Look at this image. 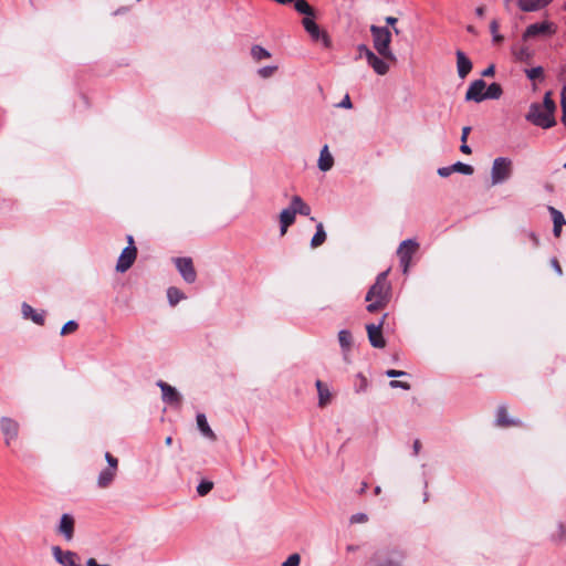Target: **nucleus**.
<instances>
[{"label": "nucleus", "mask_w": 566, "mask_h": 566, "mask_svg": "<svg viewBox=\"0 0 566 566\" xmlns=\"http://www.w3.org/2000/svg\"><path fill=\"white\" fill-rule=\"evenodd\" d=\"M388 273L389 270L379 273L365 296V301L368 303L366 310L369 313L384 310L391 300V284L387 279Z\"/></svg>", "instance_id": "obj_1"}, {"label": "nucleus", "mask_w": 566, "mask_h": 566, "mask_svg": "<svg viewBox=\"0 0 566 566\" xmlns=\"http://www.w3.org/2000/svg\"><path fill=\"white\" fill-rule=\"evenodd\" d=\"M556 104L552 98V93L546 92L544 95L543 104L533 103L530 106L528 113L525 118L527 122L542 128H551L556 125L554 117Z\"/></svg>", "instance_id": "obj_2"}, {"label": "nucleus", "mask_w": 566, "mask_h": 566, "mask_svg": "<svg viewBox=\"0 0 566 566\" xmlns=\"http://www.w3.org/2000/svg\"><path fill=\"white\" fill-rule=\"evenodd\" d=\"M374 49L377 53L389 61H396V56L390 49L391 31L387 27L370 25Z\"/></svg>", "instance_id": "obj_3"}, {"label": "nucleus", "mask_w": 566, "mask_h": 566, "mask_svg": "<svg viewBox=\"0 0 566 566\" xmlns=\"http://www.w3.org/2000/svg\"><path fill=\"white\" fill-rule=\"evenodd\" d=\"M403 552L397 548H382L376 551L370 557V566H402Z\"/></svg>", "instance_id": "obj_4"}, {"label": "nucleus", "mask_w": 566, "mask_h": 566, "mask_svg": "<svg viewBox=\"0 0 566 566\" xmlns=\"http://www.w3.org/2000/svg\"><path fill=\"white\" fill-rule=\"evenodd\" d=\"M512 175V160L506 157L494 159L491 169L492 185H499L507 180Z\"/></svg>", "instance_id": "obj_5"}, {"label": "nucleus", "mask_w": 566, "mask_h": 566, "mask_svg": "<svg viewBox=\"0 0 566 566\" xmlns=\"http://www.w3.org/2000/svg\"><path fill=\"white\" fill-rule=\"evenodd\" d=\"M557 27L551 21L530 24L523 33V40L536 36H551L556 33Z\"/></svg>", "instance_id": "obj_6"}, {"label": "nucleus", "mask_w": 566, "mask_h": 566, "mask_svg": "<svg viewBox=\"0 0 566 566\" xmlns=\"http://www.w3.org/2000/svg\"><path fill=\"white\" fill-rule=\"evenodd\" d=\"M175 265L182 276L184 281L188 284H192L197 280V272L193 266V262L191 258L184 256V258H176L174 260Z\"/></svg>", "instance_id": "obj_7"}, {"label": "nucleus", "mask_w": 566, "mask_h": 566, "mask_svg": "<svg viewBox=\"0 0 566 566\" xmlns=\"http://www.w3.org/2000/svg\"><path fill=\"white\" fill-rule=\"evenodd\" d=\"M302 24L314 41H322L325 48L331 46V39L328 34L319 29L313 17H305Z\"/></svg>", "instance_id": "obj_8"}, {"label": "nucleus", "mask_w": 566, "mask_h": 566, "mask_svg": "<svg viewBox=\"0 0 566 566\" xmlns=\"http://www.w3.org/2000/svg\"><path fill=\"white\" fill-rule=\"evenodd\" d=\"M388 314H385L378 324L366 325L369 343L375 348H384L386 345L381 328Z\"/></svg>", "instance_id": "obj_9"}, {"label": "nucleus", "mask_w": 566, "mask_h": 566, "mask_svg": "<svg viewBox=\"0 0 566 566\" xmlns=\"http://www.w3.org/2000/svg\"><path fill=\"white\" fill-rule=\"evenodd\" d=\"M19 423L9 417H2L0 419V429L4 437L6 446H10L12 441L17 440L19 436Z\"/></svg>", "instance_id": "obj_10"}, {"label": "nucleus", "mask_w": 566, "mask_h": 566, "mask_svg": "<svg viewBox=\"0 0 566 566\" xmlns=\"http://www.w3.org/2000/svg\"><path fill=\"white\" fill-rule=\"evenodd\" d=\"M137 256V249L135 245L126 247L117 261L116 271L124 273L134 264Z\"/></svg>", "instance_id": "obj_11"}, {"label": "nucleus", "mask_w": 566, "mask_h": 566, "mask_svg": "<svg viewBox=\"0 0 566 566\" xmlns=\"http://www.w3.org/2000/svg\"><path fill=\"white\" fill-rule=\"evenodd\" d=\"M54 559L62 566H81L76 563L78 556L71 551H63L60 546L52 547Z\"/></svg>", "instance_id": "obj_12"}, {"label": "nucleus", "mask_w": 566, "mask_h": 566, "mask_svg": "<svg viewBox=\"0 0 566 566\" xmlns=\"http://www.w3.org/2000/svg\"><path fill=\"white\" fill-rule=\"evenodd\" d=\"M486 84L483 80H475L473 81L467 93H465V101H473L475 103H480L485 99V90Z\"/></svg>", "instance_id": "obj_13"}, {"label": "nucleus", "mask_w": 566, "mask_h": 566, "mask_svg": "<svg viewBox=\"0 0 566 566\" xmlns=\"http://www.w3.org/2000/svg\"><path fill=\"white\" fill-rule=\"evenodd\" d=\"M157 386L161 389L163 401L168 405H180L181 396L175 387L169 384L158 380Z\"/></svg>", "instance_id": "obj_14"}, {"label": "nucleus", "mask_w": 566, "mask_h": 566, "mask_svg": "<svg viewBox=\"0 0 566 566\" xmlns=\"http://www.w3.org/2000/svg\"><path fill=\"white\" fill-rule=\"evenodd\" d=\"M74 517L71 514L65 513L61 516L57 532L65 538V541L70 542L74 536Z\"/></svg>", "instance_id": "obj_15"}, {"label": "nucleus", "mask_w": 566, "mask_h": 566, "mask_svg": "<svg viewBox=\"0 0 566 566\" xmlns=\"http://www.w3.org/2000/svg\"><path fill=\"white\" fill-rule=\"evenodd\" d=\"M473 171H474V169L471 165H468V164H464L461 161H457L455 164H453L451 166L439 168L438 175L440 177L446 178V177H449L453 172H459V174H463V175H472Z\"/></svg>", "instance_id": "obj_16"}, {"label": "nucleus", "mask_w": 566, "mask_h": 566, "mask_svg": "<svg viewBox=\"0 0 566 566\" xmlns=\"http://www.w3.org/2000/svg\"><path fill=\"white\" fill-rule=\"evenodd\" d=\"M457 56V71L460 78H465L472 71L473 64L471 60L461 50L455 52Z\"/></svg>", "instance_id": "obj_17"}, {"label": "nucleus", "mask_w": 566, "mask_h": 566, "mask_svg": "<svg viewBox=\"0 0 566 566\" xmlns=\"http://www.w3.org/2000/svg\"><path fill=\"white\" fill-rule=\"evenodd\" d=\"M366 60L378 75H385L389 71V65L385 62L386 59L377 56L373 51H368Z\"/></svg>", "instance_id": "obj_18"}, {"label": "nucleus", "mask_w": 566, "mask_h": 566, "mask_svg": "<svg viewBox=\"0 0 566 566\" xmlns=\"http://www.w3.org/2000/svg\"><path fill=\"white\" fill-rule=\"evenodd\" d=\"M553 0H518V8L524 12H535L547 7Z\"/></svg>", "instance_id": "obj_19"}, {"label": "nucleus", "mask_w": 566, "mask_h": 566, "mask_svg": "<svg viewBox=\"0 0 566 566\" xmlns=\"http://www.w3.org/2000/svg\"><path fill=\"white\" fill-rule=\"evenodd\" d=\"M295 213L294 211L289 207L286 209H283L280 213V232L281 235H284L287 231V228L292 226L295 222Z\"/></svg>", "instance_id": "obj_20"}, {"label": "nucleus", "mask_w": 566, "mask_h": 566, "mask_svg": "<svg viewBox=\"0 0 566 566\" xmlns=\"http://www.w3.org/2000/svg\"><path fill=\"white\" fill-rule=\"evenodd\" d=\"M548 211L552 216V219H553V233L556 238H558L560 235V232H562V227L564 224H566V220L564 218V214L557 210L556 208L554 207H548Z\"/></svg>", "instance_id": "obj_21"}, {"label": "nucleus", "mask_w": 566, "mask_h": 566, "mask_svg": "<svg viewBox=\"0 0 566 566\" xmlns=\"http://www.w3.org/2000/svg\"><path fill=\"white\" fill-rule=\"evenodd\" d=\"M117 475V471H112L109 468L102 470L97 476V486L99 489H107L111 486Z\"/></svg>", "instance_id": "obj_22"}, {"label": "nucleus", "mask_w": 566, "mask_h": 566, "mask_svg": "<svg viewBox=\"0 0 566 566\" xmlns=\"http://www.w3.org/2000/svg\"><path fill=\"white\" fill-rule=\"evenodd\" d=\"M338 342L342 348L343 355L346 358L353 346V335L348 329H342L338 332Z\"/></svg>", "instance_id": "obj_23"}, {"label": "nucleus", "mask_w": 566, "mask_h": 566, "mask_svg": "<svg viewBox=\"0 0 566 566\" xmlns=\"http://www.w3.org/2000/svg\"><path fill=\"white\" fill-rule=\"evenodd\" d=\"M197 426H198V429L200 430V432L202 433V436H205L206 438H208L211 441L217 440V436L210 428V426L207 421V418L203 413L197 415Z\"/></svg>", "instance_id": "obj_24"}, {"label": "nucleus", "mask_w": 566, "mask_h": 566, "mask_svg": "<svg viewBox=\"0 0 566 566\" xmlns=\"http://www.w3.org/2000/svg\"><path fill=\"white\" fill-rule=\"evenodd\" d=\"M496 423L500 427H510V426H520L521 421L515 419H510L507 417V409L505 406H500L496 412Z\"/></svg>", "instance_id": "obj_25"}, {"label": "nucleus", "mask_w": 566, "mask_h": 566, "mask_svg": "<svg viewBox=\"0 0 566 566\" xmlns=\"http://www.w3.org/2000/svg\"><path fill=\"white\" fill-rule=\"evenodd\" d=\"M334 165V158L328 150V146L325 145L319 154L318 168L322 171H328Z\"/></svg>", "instance_id": "obj_26"}, {"label": "nucleus", "mask_w": 566, "mask_h": 566, "mask_svg": "<svg viewBox=\"0 0 566 566\" xmlns=\"http://www.w3.org/2000/svg\"><path fill=\"white\" fill-rule=\"evenodd\" d=\"M290 208L294 211V213H300L301 216H310L311 207L304 202V200L300 196H294L291 200Z\"/></svg>", "instance_id": "obj_27"}, {"label": "nucleus", "mask_w": 566, "mask_h": 566, "mask_svg": "<svg viewBox=\"0 0 566 566\" xmlns=\"http://www.w3.org/2000/svg\"><path fill=\"white\" fill-rule=\"evenodd\" d=\"M315 386L318 392V406L323 408L331 401V391L322 380H316Z\"/></svg>", "instance_id": "obj_28"}, {"label": "nucleus", "mask_w": 566, "mask_h": 566, "mask_svg": "<svg viewBox=\"0 0 566 566\" xmlns=\"http://www.w3.org/2000/svg\"><path fill=\"white\" fill-rule=\"evenodd\" d=\"M418 243L411 239L405 240L400 243L398 249L399 256H408V259H412L413 253L418 249Z\"/></svg>", "instance_id": "obj_29"}, {"label": "nucleus", "mask_w": 566, "mask_h": 566, "mask_svg": "<svg viewBox=\"0 0 566 566\" xmlns=\"http://www.w3.org/2000/svg\"><path fill=\"white\" fill-rule=\"evenodd\" d=\"M22 314L24 318H30L35 324L43 325L44 323V315L42 313H36L28 303L22 304Z\"/></svg>", "instance_id": "obj_30"}, {"label": "nucleus", "mask_w": 566, "mask_h": 566, "mask_svg": "<svg viewBox=\"0 0 566 566\" xmlns=\"http://www.w3.org/2000/svg\"><path fill=\"white\" fill-rule=\"evenodd\" d=\"M168 302L171 306H176L181 300L186 298V295L178 287L170 286L167 290Z\"/></svg>", "instance_id": "obj_31"}, {"label": "nucleus", "mask_w": 566, "mask_h": 566, "mask_svg": "<svg viewBox=\"0 0 566 566\" xmlns=\"http://www.w3.org/2000/svg\"><path fill=\"white\" fill-rule=\"evenodd\" d=\"M325 240H326V232L324 230V226H323V223H318L316 226V232L311 240V247L314 249L318 248L319 245H322L325 242Z\"/></svg>", "instance_id": "obj_32"}, {"label": "nucleus", "mask_w": 566, "mask_h": 566, "mask_svg": "<svg viewBox=\"0 0 566 566\" xmlns=\"http://www.w3.org/2000/svg\"><path fill=\"white\" fill-rule=\"evenodd\" d=\"M251 56L254 61L260 62L261 60L271 57V53L261 45H253L251 48Z\"/></svg>", "instance_id": "obj_33"}, {"label": "nucleus", "mask_w": 566, "mask_h": 566, "mask_svg": "<svg viewBox=\"0 0 566 566\" xmlns=\"http://www.w3.org/2000/svg\"><path fill=\"white\" fill-rule=\"evenodd\" d=\"M503 90L499 83H492L485 91V99H497L502 96Z\"/></svg>", "instance_id": "obj_34"}, {"label": "nucleus", "mask_w": 566, "mask_h": 566, "mask_svg": "<svg viewBox=\"0 0 566 566\" xmlns=\"http://www.w3.org/2000/svg\"><path fill=\"white\" fill-rule=\"evenodd\" d=\"M525 73H526V76L532 81L537 80V78H543V76H544V70L542 66H536V67L525 70Z\"/></svg>", "instance_id": "obj_35"}, {"label": "nucleus", "mask_w": 566, "mask_h": 566, "mask_svg": "<svg viewBox=\"0 0 566 566\" xmlns=\"http://www.w3.org/2000/svg\"><path fill=\"white\" fill-rule=\"evenodd\" d=\"M356 377H357V381L354 385L355 391L356 392L365 391L368 387L367 378L363 374H358Z\"/></svg>", "instance_id": "obj_36"}, {"label": "nucleus", "mask_w": 566, "mask_h": 566, "mask_svg": "<svg viewBox=\"0 0 566 566\" xmlns=\"http://www.w3.org/2000/svg\"><path fill=\"white\" fill-rule=\"evenodd\" d=\"M213 488V483L211 481H201L197 486V492L199 495H207Z\"/></svg>", "instance_id": "obj_37"}, {"label": "nucleus", "mask_w": 566, "mask_h": 566, "mask_svg": "<svg viewBox=\"0 0 566 566\" xmlns=\"http://www.w3.org/2000/svg\"><path fill=\"white\" fill-rule=\"evenodd\" d=\"M277 71V66L276 65H269V66H263L261 69L258 70V74L262 77V78H269L271 77L275 72Z\"/></svg>", "instance_id": "obj_38"}, {"label": "nucleus", "mask_w": 566, "mask_h": 566, "mask_svg": "<svg viewBox=\"0 0 566 566\" xmlns=\"http://www.w3.org/2000/svg\"><path fill=\"white\" fill-rule=\"evenodd\" d=\"M105 460L107 462V468H109L112 471H117L118 470V459L117 458H115L109 452H106L105 453Z\"/></svg>", "instance_id": "obj_39"}, {"label": "nucleus", "mask_w": 566, "mask_h": 566, "mask_svg": "<svg viewBox=\"0 0 566 566\" xmlns=\"http://www.w3.org/2000/svg\"><path fill=\"white\" fill-rule=\"evenodd\" d=\"M78 325L75 321H69L65 323L61 329V335H67L70 333H73L77 329Z\"/></svg>", "instance_id": "obj_40"}, {"label": "nucleus", "mask_w": 566, "mask_h": 566, "mask_svg": "<svg viewBox=\"0 0 566 566\" xmlns=\"http://www.w3.org/2000/svg\"><path fill=\"white\" fill-rule=\"evenodd\" d=\"M301 563V557L297 553L290 555L286 560L282 564V566H298Z\"/></svg>", "instance_id": "obj_41"}, {"label": "nucleus", "mask_w": 566, "mask_h": 566, "mask_svg": "<svg viewBox=\"0 0 566 566\" xmlns=\"http://www.w3.org/2000/svg\"><path fill=\"white\" fill-rule=\"evenodd\" d=\"M352 524L365 523L368 521V516L365 513H356L350 516Z\"/></svg>", "instance_id": "obj_42"}, {"label": "nucleus", "mask_w": 566, "mask_h": 566, "mask_svg": "<svg viewBox=\"0 0 566 566\" xmlns=\"http://www.w3.org/2000/svg\"><path fill=\"white\" fill-rule=\"evenodd\" d=\"M389 386L391 388H402L403 390H409L410 389V384L409 382L400 381V380H395V379L390 380Z\"/></svg>", "instance_id": "obj_43"}, {"label": "nucleus", "mask_w": 566, "mask_h": 566, "mask_svg": "<svg viewBox=\"0 0 566 566\" xmlns=\"http://www.w3.org/2000/svg\"><path fill=\"white\" fill-rule=\"evenodd\" d=\"M406 375H407V373L402 371V370L388 369L386 371V376L389 377V378H398V377H402V376H406Z\"/></svg>", "instance_id": "obj_44"}, {"label": "nucleus", "mask_w": 566, "mask_h": 566, "mask_svg": "<svg viewBox=\"0 0 566 566\" xmlns=\"http://www.w3.org/2000/svg\"><path fill=\"white\" fill-rule=\"evenodd\" d=\"M337 107H342V108H352L353 107V104H352V101H350V97L348 94H346L345 97L342 99V102L339 104H337Z\"/></svg>", "instance_id": "obj_45"}, {"label": "nucleus", "mask_w": 566, "mask_h": 566, "mask_svg": "<svg viewBox=\"0 0 566 566\" xmlns=\"http://www.w3.org/2000/svg\"><path fill=\"white\" fill-rule=\"evenodd\" d=\"M560 106H562V123L566 125V98L564 95H560Z\"/></svg>", "instance_id": "obj_46"}, {"label": "nucleus", "mask_w": 566, "mask_h": 566, "mask_svg": "<svg viewBox=\"0 0 566 566\" xmlns=\"http://www.w3.org/2000/svg\"><path fill=\"white\" fill-rule=\"evenodd\" d=\"M530 51L527 48H522L517 53H516V57L520 60V61H524L526 59L530 57Z\"/></svg>", "instance_id": "obj_47"}, {"label": "nucleus", "mask_w": 566, "mask_h": 566, "mask_svg": "<svg viewBox=\"0 0 566 566\" xmlns=\"http://www.w3.org/2000/svg\"><path fill=\"white\" fill-rule=\"evenodd\" d=\"M399 260H400V264L403 269V273H406L409 269L411 260L408 259V256H399Z\"/></svg>", "instance_id": "obj_48"}, {"label": "nucleus", "mask_w": 566, "mask_h": 566, "mask_svg": "<svg viewBox=\"0 0 566 566\" xmlns=\"http://www.w3.org/2000/svg\"><path fill=\"white\" fill-rule=\"evenodd\" d=\"M558 530H559L558 541L566 542V526L563 524H559Z\"/></svg>", "instance_id": "obj_49"}, {"label": "nucleus", "mask_w": 566, "mask_h": 566, "mask_svg": "<svg viewBox=\"0 0 566 566\" xmlns=\"http://www.w3.org/2000/svg\"><path fill=\"white\" fill-rule=\"evenodd\" d=\"M495 73V66L494 64L489 65L483 72L482 76L490 77L493 76Z\"/></svg>", "instance_id": "obj_50"}, {"label": "nucleus", "mask_w": 566, "mask_h": 566, "mask_svg": "<svg viewBox=\"0 0 566 566\" xmlns=\"http://www.w3.org/2000/svg\"><path fill=\"white\" fill-rule=\"evenodd\" d=\"M471 132V127L470 126H465L462 128V134H461V143H467V139H468V136Z\"/></svg>", "instance_id": "obj_51"}, {"label": "nucleus", "mask_w": 566, "mask_h": 566, "mask_svg": "<svg viewBox=\"0 0 566 566\" xmlns=\"http://www.w3.org/2000/svg\"><path fill=\"white\" fill-rule=\"evenodd\" d=\"M551 263H552V266H553V268L555 269V271L557 272V274H558V275H562V274H563V270H562V268H560V265H559V263H558L557 259H555V258H554V259H552Z\"/></svg>", "instance_id": "obj_52"}, {"label": "nucleus", "mask_w": 566, "mask_h": 566, "mask_svg": "<svg viewBox=\"0 0 566 566\" xmlns=\"http://www.w3.org/2000/svg\"><path fill=\"white\" fill-rule=\"evenodd\" d=\"M528 238L531 239V241L533 242V245L534 248H537L539 245V239L538 237L536 235V233L534 232H530L528 233Z\"/></svg>", "instance_id": "obj_53"}, {"label": "nucleus", "mask_w": 566, "mask_h": 566, "mask_svg": "<svg viewBox=\"0 0 566 566\" xmlns=\"http://www.w3.org/2000/svg\"><path fill=\"white\" fill-rule=\"evenodd\" d=\"M412 449H413V455H418L420 450H421V442H420V440L417 439V440L413 441Z\"/></svg>", "instance_id": "obj_54"}, {"label": "nucleus", "mask_w": 566, "mask_h": 566, "mask_svg": "<svg viewBox=\"0 0 566 566\" xmlns=\"http://www.w3.org/2000/svg\"><path fill=\"white\" fill-rule=\"evenodd\" d=\"M358 51L360 55H364L367 59L368 51H371L367 45L360 44L358 45Z\"/></svg>", "instance_id": "obj_55"}, {"label": "nucleus", "mask_w": 566, "mask_h": 566, "mask_svg": "<svg viewBox=\"0 0 566 566\" xmlns=\"http://www.w3.org/2000/svg\"><path fill=\"white\" fill-rule=\"evenodd\" d=\"M490 31H491L492 34L497 33V31H499V23H497L496 20L491 21V23H490Z\"/></svg>", "instance_id": "obj_56"}, {"label": "nucleus", "mask_w": 566, "mask_h": 566, "mask_svg": "<svg viewBox=\"0 0 566 566\" xmlns=\"http://www.w3.org/2000/svg\"><path fill=\"white\" fill-rule=\"evenodd\" d=\"M460 150L465 155H470L472 153L470 146L467 143L461 144Z\"/></svg>", "instance_id": "obj_57"}, {"label": "nucleus", "mask_w": 566, "mask_h": 566, "mask_svg": "<svg viewBox=\"0 0 566 566\" xmlns=\"http://www.w3.org/2000/svg\"><path fill=\"white\" fill-rule=\"evenodd\" d=\"M86 566H108V565H101L96 562L94 558H88L86 562Z\"/></svg>", "instance_id": "obj_58"}, {"label": "nucleus", "mask_w": 566, "mask_h": 566, "mask_svg": "<svg viewBox=\"0 0 566 566\" xmlns=\"http://www.w3.org/2000/svg\"><path fill=\"white\" fill-rule=\"evenodd\" d=\"M398 19L395 18V17H387L386 18V23L391 25V27H395V24L397 23Z\"/></svg>", "instance_id": "obj_59"}, {"label": "nucleus", "mask_w": 566, "mask_h": 566, "mask_svg": "<svg viewBox=\"0 0 566 566\" xmlns=\"http://www.w3.org/2000/svg\"><path fill=\"white\" fill-rule=\"evenodd\" d=\"M484 12H485V9H484V7H482V6H481V7H478V8L475 9V14H476L478 17H480V18H482V17L484 15Z\"/></svg>", "instance_id": "obj_60"}, {"label": "nucleus", "mask_w": 566, "mask_h": 566, "mask_svg": "<svg viewBox=\"0 0 566 566\" xmlns=\"http://www.w3.org/2000/svg\"><path fill=\"white\" fill-rule=\"evenodd\" d=\"M368 489V483L367 482H363L361 485H360V489L358 491L359 494H364L366 492V490Z\"/></svg>", "instance_id": "obj_61"}, {"label": "nucleus", "mask_w": 566, "mask_h": 566, "mask_svg": "<svg viewBox=\"0 0 566 566\" xmlns=\"http://www.w3.org/2000/svg\"><path fill=\"white\" fill-rule=\"evenodd\" d=\"M493 35V41L494 42H502L503 41V36L499 33H495V34H492Z\"/></svg>", "instance_id": "obj_62"}, {"label": "nucleus", "mask_w": 566, "mask_h": 566, "mask_svg": "<svg viewBox=\"0 0 566 566\" xmlns=\"http://www.w3.org/2000/svg\"><path fill=\"white\" fill-rule=\"evenodd\" d=\"M127 242H128V245L127 247H132L134 245V239L132 235H127Z\"/></svg>", "instance_id": "obj_63"}, {"label": "nucleus", "mask_w": 566, "mask_h": 566, "mask_svg": "<svg viewBox=\"0 0 566 566\" xmlns=\"http://www.w3.org/2000/svg\"><path fill=\"white\" fill-rule=\"evenodd\" d=\"M357 548H358V547H357V546H355V545H348V546H347V551H348V552H355Z\"/></svg>", "instance_id": "obj_64"}]
</instances>
